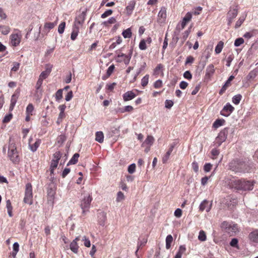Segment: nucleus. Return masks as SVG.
I'll use <instances>...</instances> for the list:
<instances>
[{
	"mask_svg": "<svg viewBox=\"0 0 258 258\" xmlns=\"http://www.w3.org/2000/svg\"><path fill=\"white\" fill-rule=\"evenodd\" d=\"M221 227L224 229L225 232L228 233L230 236H233L238 231V226L236 224H230L226 221L222 223Z\"/></svg>",
	"mask_w": 258,
	"mask_h": 258,
	"instance_id": "20e7f679",
	"label": "nucleus"
},
{
	"mask_svg": "<svg viewBox=\"0 0 258 258\" xmlns=\"http://www.w3.org/2000/svg\"><path fill=\"white\" fill-rule=\"evenodd\" d=\"M56 185L54 182H49L47 184V193L48 197L53 198L55 194Z\"/></svg>",
	"mask_w": 258,
	"mask_h": 258,
	"instance_id": "9d476101",
	"label": "nucleus"
},
{
	"mask_svg": "<svg viewBox=\"0 0 258 258\" xmlns=\"http://www.w3.org/2000/svg\"><path fill=\"white\" fill-rule=\"evenodd\" d=\"M55 25H56V24L54 23H52V22L46 23H45V24L44 25V27L45 28H48L49 30H50V29L53 28L54 27V26H55Z\"/></svg>",
	"mask_w": 258,
	"mask_h": 258,
	"instance_id": "052dcab7",
	"label": "nucleus"
},
{
	"mask_svg": "<svg viewBox=\"0 0 258 258\" xmlns=\"http://www.w3.org/2000/svg\"><path fill=\"white\" fill-rule=\"evenodd\" d=\"M219 151L216 149H213L211 151L212 158L215 159L219 154Z\"/></svg>",
	"mask_w": 258,
	"mask_h": 258,
	"instance_id": "09e8293b",
	"label": "nucleus"
},
{
	"mask_svg": "<svg viewBox=\"0 0 258 258\" xmlns=\"http://www.w3.org/2000/svg\"><path fill=\"white\" fill-rule=\"evenodd\" d=\"M79 154L78 153H75L71 159L69 161L68 163L67 164V166H69L71 164H75L77 163L78 161V158L79 157Z\"/></svg>",
	"mask_w": 258,
	"mask_h": 258,
	"instance_id": "cd10ccee",
	"label": "nucleus"
},
{
	"mask_svg": "<svg viewBox=\"0 0 258 258\" xmlns=\"http://www.w3.org/2000/svg\"><path fill=\"white\" fill-rule=\"evenodd\" d=\"M215 73V68L213 64H209L206 68V74L205 76V79H210L211 76H213L214 73Z\"/></svg>",
	"mask_w": 258,
	"mask_h": 258,
	"instance_id": "ddd939ff",
	"label": "nucleus"
},
{
	"mask_svg": "<svg viewBox=\"0 0 258 258\" xmlns=\"http://www.w3.org/2000/svg\"><path fill=\"white\" fill-rule=\"evenodd\" d=\"M51 72V69L47 68L44 71H43L40 75L39 79L43 81L48 77Z\"/></svg>",
	"mask_w": 258,
	"mask_h": 258,
	"instance_id": "393cba45",
	"label": "nucleus"
},
{
	"mask_svg": "<svg viewBox=\"0 0 258 258\" xmlns=\"http://www.w3.org/2000/svg\"><path fill=\"white\" fill-rule=\"evenodd\" d=\"M162 86V82L161 80H158L154 84V87L155 88H160Z\"/></svg>",
	"mask_w": 258,
	"mask_h": 258,
	"instance_id": "338daca9",
	"label": "nucleus"
},
{
	"mask_svg": "<svg viewBox=\"0 0 258 258\" xmlns=\"http://www.w3.org/2000/svg\"><path fill=\"white\" fill-rule=\"evenodd\" d=\"M245 20L244 17H240L238 20L236 22L235 25V28L237 29L238 28L241 24L243 23Z\"/></svg>",
	"mask_w": 258,
	"mask_h": 258,
	"instance_id": "ea45409f",
	"label": "nucleus"
},
{
	"mask_svg": "<svg viewBox=\"0 0 258 258\" xmlns=\"http://www.w3.org/2000/svg\"><path fill=\"white\" fill-rule=\"evenodd\" d=\"M135 5L136 2L135 1H131L129 2L128 5L125 8L126 14L128 16H130L132 14L133 11L135 8Z\"/></svg>",
	"mask_w": 258,
	"mask_h": 258,
	"instance_id": "5701e85b",
	"label": "nucleus"
},
{
	"mask_svg": "<svg viewBox=\"0 0 258 258\" xmlns=\"http://www.w3.org/2000/svg\"><path fill=\"white\" fill-rule=\"evenodd\" d=\"M253 181L246 180L244 179L232 180L229 182L231 188L239 191L251 190L254 184Z\"/></svg>",
	"mask_w": 258,
	"mask_h": 258,
	"instance_id": "f03ea898",
	"label": "nucleus"
},
{
	"mask_svg": "<svg viewBox=\"0 0 258 258\" xmlns=\"http://www.w3.org/2000/svg\"><path fill=\"white\" fill-rule=\"evenodd\" d=\"M66 26V23L64 22H61L58 26V32L60 34L63 33Z\"/></svg>",
	"mask_w": 258,
	"mask_h": 258,
	"instance_id": "c03bdc74",
	"label": "nucleus"
},
{
	"mask_svg": "<svg viewBox=\"0 0 258 258\" xmlns=\"http://www.w3.org/2000/svg\"><path fill=\"white\" fill-rule=\"evenodd\" d=\"M192 18V14L190 12L186 13L184 17L183 18V20L187 23L190 21Z\"/></svg>",
	"mask_w": 258,
	"mask_h": 258,
	"instance_id": "5fc2aeb1",
	"label": "nucleus"
},
{
	"mask_svg": "<svg viewBox=\"0 0 258 258\" xmlns=\"http://www.w3.org/2000/svg\"><path fill=\"white\" fill-rule=\"evenodd\" d=\"M173 105V102L171 100H166L165 102V106L166 108L170 109Z\"/></svg>",
	"mask_w": 258,
	"mask_h": 258,
	"instance_id": "864d4df0",
	"label": "nucleus"
},
{
	"mask_svg": "<svg viewBox=\"0 0 258 258\" xmlns=\"http://www.w3.org/2000/svg\"><path fill=\"white\" fill-rule=\"evenodd\" d=\"M66 140V137L64 135H61L57 138V142L58 144H62Z\"/></svg>",
	"mask_w": 258,
	"mask_h": 258,
	"instance_id": "de8ad7c7",
	"label": "nucleus"
},
{
	"mask_svg": "<svg viewBox=\"0 0 258 258\" xmlns=\"http://www.w3.org/2000/svg\"><path fill=\"white\" fill-rule=\"evenodd\" d=\"M228 134V128H225L222 130L219 133L218 137L216 138L217 142H219V146H220L222 143L224 142Z\"/></svg>",
	"mask_w": 258,
	"mask_h": 258,
	"instance_id": "1a4fd4ad",
	"label": "nucleus"
},
{
	"mask_svg": "<svg viewBox=\"0 0 258 258\" xmlns=\"http://www.w3.org/2000/svg\"><path fill=\"white\" fill-rule=\"evenodd\" d=\"M11 43L13 46H16L21 41V36L18 34H12L11 36Z\"/></svg>",
	"mask_w": 258,
	"mask_h": 258,
	"instance_id": "412c9836",
	"label": "nucleus"
},
{
	"mask_svg": "<svg viewBox=\"0 0 258 258\" xmlns=\"http://www.w3.org/2000/svg\"><path fill=\"white\" fill-rule=\"evenodd\" d=\"M184 78L190 80L192 78V75L189 71H185L183 74Z\"/></svg>",
	"mask_w": 258,
	"mask_h": 258,
	"instance_id": "69168bd1",
	"label": "nucleus"
},
{
	"mask_svg": "<svg viewBox=\"0 0 258 258\" xmlns=\"http://www.w3.org/2000/svg\"><path fill=\"white\" fill-rule=\"evenodd\" d=\"M238 10V6L236 4H234L230 7L227 14V24L228 26L231 25L233 19L237 16Z\"/></svg>",
	"mask_w": 258,
	"mask_h": 258,
	"instance_id": "423d86ee",
	"label": "nucleus"
},
{
	"mask_svg": "<svg viewBox=\"0 0 258 258\" xmlns=\"http://www.w3.org/2000/svg\"><path fill=\"white\" fill-rule=\"evenodd\" d=\"M242 96L240 94H237L234 96L232 98V102L236 105L238 104L241 100Z\"/></svg>",
	"mask_w": 258,
	"mask_h": 258,
	"instance_id": "473e14b6",
	"label": "nucleus"
},
{
	"mask_svg": "<svg viewBox=\"0 0 258 258\" xmlns=\"http://www.w3.org/2000/svg\"><path fill=\"white\" fill-rule=\"evenodd\" d=\"M95 140L100 143H102L104 141V135L102 132H97L95 135Z\"/></svg>",
	"mask_w": 258,
	"mask_h": 258,
	"instance_id": "a878e982",
	"label": "nucleus"
},
{
	"mask_svg": "<svg viewBox=\"0 0 258 258\" xmlns=\"http://www.w3.org/2000/svg\"><path fill=\"white\" fill-rule=\"evenodd\" d=\"M0 30L3 34L7 35L10 32V28L7 26H1Z\"/></svg>",
	"mask_w": 258,
	"mask_h": 258,
	"instance_id": "f704fd0d",
	"label": "nucleus"
},
{
	"mask_svg": "<svg viewBox=\"0 0 258 258\" xmlns=\"http://www.w3.org/2000/svg\"><path fill=\"white\" fill-rule=\"evenodd\" d=\"M139 48L141 50H145L147 48L146 41L144 39L141 40L139 44Z\"/></svg>",
	"mask_w": 258,
	"mask_h": 258,
	"instance_id": "6e6d98bb",
	"label": "nucleus"
},
{
	"mask_svg": "<svg viewBox=\"0 0 258 258\" xmlns=\"http://www.w3.org/2000/svg\"><path fill=\"white\" fill-rule=\"evenodd\" d=\"M238 239L237 238H232L230 244L232 247H237L238 246Z\"/></svg>",
	"mask_w": 258,
	"mask_h": 258,
	"instance_id": "0e129e2a",
	"label": "nucleus"
},
{
	"mask_svg": "<svg viewBox=\"0 0 258 258\" xmlns=\"http://www.w3.org/2000/svg\"><path fill=\"white\" fill-rule=\"evenodd\" d=\"M149 76L148 75H146L142 79L141 84L143 87H145L147 85L149 81Z\"/></svg>",
	"mask_w": 258,
	"mask_h": 258,
	"instance_id": "79ce46f5",
	"label": "nucleus"
},
{
	"mask_svg": "<svg viewBox=\"0 0 258 258\" xmlns=\"http://www.w3.org/2000/svg\"><path fill=\"white\" fill-rule=\"evenodd\" d=\"M248 238L251 242L258 243V229L251 232L248 235Z\"/></svg>",
	"mask_w": 258,
	"mask_h": 258,
	"instance_id": "6ab92c4d",
	"label": "nucleus"
},
{
	"mask_svg": "<svg viewBox=\"0 0 258 258\" xmlns=\"http://www.w3.org/2000/svg\"><path fill=\"white\" fill-rule=\"evenodd\" d=\"M114 66L113 64L111 65L107 70V77H109L111 74L112 73L113 70H114Z\"/></svg>",
	"mask_w": 258,
	"mask_h": 258,
	"instance_id": "4d7b16f0",
	"label": "nucleus"
},
{
	"mask_svg": "<svg viewBox=\"0 0 258 258\" xmlns=\"http://www.w3.org/2000/svg\"><path fill=\"white\" fill-rule=\"evenodd\" d=\"M136 169V164L135 163H133L128 166L127 171L129 173L132 174L135 171Z\"/></svg>",
	"mask_w": 258,
	"mask_h": 258,
	"instance_id": "3c124183",
	"label": "nucleus"
},
{
	"mask_svg": "<svg viewBox=\"0 0 258 258\" xmlns=\"http://www.w3.org/2000/svg\"><path fill=\"white\" fill-rule=\"evenodd\" d=\"M175 145V143H173L170 145L168 151L162 158V162L163 163H166L167 162L168 160L169 159V156L171 155V153H172Z\"/></svg>",
	"mask_w": 258,
	"mask_h": 258,
	"instance_id": "2eb2a0df",
	"label": "nucleus"
},
{
	"mask_svg": "<svg viewBox=\"0 0 258 258\" xmlns=\"http://www.w3.org/2000/svg\"><path fill=\"white\" fill-rule=\"evenodd\" d=\"M34 110V106L32 104L30 103L26 107V114L32 115V112Z\"/></svg>",
	"mask_w": 258,
	"mask_h": 258,
	"instance_id": "58836bf2",
	"label": "nucleus"
},
{
	"mask_svg": "<svg viewBox=\"0 0 258 258\" xmlns=\"http://www.w3.org/2000/svg\"><path fill=\"white\" fill-rule=\"evenodd\" d=\"M53 157L54 158L53 160H57L58 162L61 157V154L60 151H56L53 154Z\"/></svg>",
	"mask_w": 258,
	"mask_h": 258,
	"instance_id": "603ef678",
	"label": "nucleus"
},
{
	"mask_svg": "<svg viewBox=\"0 0 258 258\" xmlns=\"http://www.w3.org/2000/svg\"><path fill=\"white\" fill-rule=\"evenodd\" d=\"M113 11L111 10H108L101 15V17L103 19L105 18L106 17L111 15Z\"/></svg>",
	"mask_w": 258,
	"mask_h": 258,
	"instance_id": "13d9d810",
	"label": "nucleus"
},
{
	"mask_svg": "<svg viewBox=\"0 0 258 258\" xmlns=\"http://www.w3.org/2000/svg\"><path fill=\"white\" fill-rule=\"evenodd\" d=\"M136 96V94L133 91H127L123 95V99L124 101L132 100Z\"/></svg>",
	"mask_w": 258,
	"mask_h": 258,
	"instance_id": "4be33fe9",
	"label": "nucleus"
},
{
	"mask_svg": "<svg viewBox=\"0 0 258 258\" xmlns=\"http://www.w3.org/2000/svg\"><path fill=\"white\" fill-rule=\"evenodd\" d=\"M19 96V92L16 91V92L12 96L11 99V104L9 107V111H12L16 105L17 99Z\"/></svg>",
	"mask_w": 258,
	"mask_h": 258,
	"instance_id": "4468645a",
	"label": "nucleus"
},
{
	"mask_svg": "<svg viewBox=\"0 0 258 258\" xmlns=\"http://www.w3.org/2000/svg\"><path fill=\"white\" fill-rule=\"evenodd\" d=\"M132 55V50H131L130 54L127 55L123 53H119L117 55L118 58H123V61H124L125 64H128L130 61V59L131 58V56ZM122 59H117V62L122 61Z\"/></svg>",
	"mask_w": 258,
	"mask_h": 258,
	"instance_id": "f8f14e48",
	"label": "nucleus"
},
{
	"mask_svg": "<svg viewBox=\"0 0 258 258\" xmlns=\"http://www.w3.org/2000/svg\"><path fill=\"white\" fill-rule=\"evenodd\" d=\"M225 120L224 119H216L213 124V127L214 128H218L220 126L222 125L224 123Z\"/></svg>",
	"mask_w": 258,
	"mask_h": 258,
	"instance_id": "2f4dec72",
	"label": "nucleus"
},
{
	"mask_svg": "<svg viewBox=\"0 0 258 258\" xmlns=\"http://www.w3.org/2000/svg\"><path fill=\"white\" fill-rule=\"evenodd\" d=\"M119 128H115V127H112L110 133L111 136H118L119 134Z\"/></svg>",
	"mask_w": 258,
	"mask_h": 258,
	"instance_id": "a18cd8bd",
	"label": "nucleus"
},
{
	"mask_svg": "<svg viewBox=\"0 0 258 258\" xmlns=\"http://www.w3.org/2000/svg\"><path fill=\"white\" fill-rule=\"evenodd\" d=\"M70 248L71 250L75 253H78L79 246H78L77 242H75V241H72L70 245Z\"/></svg>",
	"mask_w": 258,
	"mask_h": 258,
	"instance_id": "bb28decb",
	"label": "nucleus"
},
{
	"mask_svg": "<svg viewBox=\"0 0 258 258\" xmlns=\"http://www.w3.org/2000/svg\"><path fill=\"white\" fill-rule=\"evenodd\" d=\"M73 92H72V91H70L66 95V96L65 97V100L67 101H69L70 100H71L72 99V98H73Z\"/></svg>",
	"mask_w": 258,
	"mask_h": 258,
	"instance_id": "774afa93",
	"label": "nucleus"
},
{
	"mask_svg": "<svg viewBox=\"0 0 258 258\" xmlns=\"http://www.w3.org/2000/svg\"><path fill=\"white\" fill-rule=\"evenodd\" d=\"M206 233L203 230H201L199 232L198 239L201 241H205L206 240Z\"/></svg>",
	"mask_w": 258,
	"mask_h": 258,
	"instance_id": "e433bc0d",
	"label": "nucleus"
},
{
	"mask_svg": "<svg viewBox=\"0 0 258 258\" xmlns=\"http://www.w3.org/2000/svg\"><path fill=\"white\" fill-rule=\"evenodd\" d=\"M8 155L13 163L16 164L19 162V158L18 155L16 144L12 138H10L9 139Z\"/></svg>",
	"mask_w": 258,
	"mask_h": 258,
	"instance_id": "7ed1b4c3",
	"label": "nucleus"
},
{
	"mask_svg": "<svg viewBox=\"0 0 258 258\" xmlns=\"http://www.w3.org/2000/svg\"><path fill=\"white\" fill-rule=\"evenodd\" d=\"M166 16V9L165 7H162L158 15V22L161 23L165 21Z\"/></svg>",
	"mask_w": 258,
	"mask_h": 258,
	"instance_id": "f3484780",
	"label": "nucleus"
},
{
	"mask_svg": "<svg viewBox=\"0 0 258 258\" xmlns=\"http://www.w3.org/2000/svg\"><path fill=\"white\" fill-rule=\"evenodd\" d=\"M132 33L130 28H128L124 30L122 33V35H123L124 38H131L132 37Z\"/></svg>",
	"mask_w": 258,
	"mask_h": 258,
	"instance_id": "72a5a7b5",
	"label": "nucleus"
},
{
	"mask_svg": "<svg viewBox=\"0 0 258 258\" xmlns=\"http://www.w3.org/2000/svg\"><path fill=\"white\" fill-rule=\"evenodd\" d=\"M134 108L133 106L131 105H127L124 107L123 108H119L118 111L120 113H124L125 112H131L133 110Z\"/></svg>",
	"mask_w": 258,
	"mask_h": 258,
	"instance_id": "c9c22d12",
	"label": "nucleus"
},
{
	"mask_svg": "<svg viewBox=\"0 0 258 258\" xmlns=\"http://www.w3.org/2000/svg\"><path fill=\"white\" fill-rule=\"evenodd\" d=\"M6 207L8 210V213L9 216L10 217H12L13 216V213H12V210H13V207L11 205V202L10 200H8L6 201Z\"/></svg>",
	"mask_w": 258,
	"mask_h": 258,
	"instance_id": "c85d7f7f",
	"label": "nucleus"
},
{
	"mask_svg": "<svg viewBox=\"0 0 258 258\" xmlns=\"http://www.w3.org/2000/svg\"><path fill=\"white\" fill-rule=\"evenodd\" d=\"M42 82H43V80H42L40 79H38V80L36 83V86H35L36 90V93L37 94L39 93L40 96H41L42 94V89H41V85L42 84Z\"/></svg>",
	"mask_w": 258,
	"mask_h": 258,
	"instance_id": "b1692460",
	"label": "nucleus"
},
{
	"mask_svg": "<svg viewBox=\"0 0 258 258\" xmlns=\"http://www.w3.org/2000/svg\"><path fill=\"white\" fill-rule=\"evenodd\" d=\"M234 56L232 54H231L228 56L226 59V66L227 67H230L231 64V61L233 60Z\"/></svg>",
	"mask_w": 258,
	"mask_h": 258,
	"instance_id": "680f3d73",
	"label": "nucleus"
},
{
	"mask_svg": "<svg viewBox=\"0 0 258 258\" xmlns=\"http://www.w3.org/2000/svg\"><path fill=\"white\" fill-rule=\"evenodd\" d=\"M223 46L224 43L222 41H220L218 42L215 49L216 54H219L222 51Z\"/></svg>",
	"mask_w": 258,
	"mask_h": 258,
	"instance_id": "7c9ffc66",
	"label": "nucleus"
},
{
	"mask_svg": "<svg viewBox=\"0 0 258 258\" xmlns=\"http://www.w3.org/2000/svg\"><path fill=\"white\" fill-rule=\"evenodd\" d=\"M13 114L11 113L6 115L3 120V122L4 123H7L9 122L12 118Z\"/></svg>",
	"mask_w": 258,
	"mask_h": 258,
	"instance_id": "8fccbe9b",
	"label": "nucleus"
},
{
	"mask_svg": "<svg viewBox=\"0 0 258 258\" xmlns=\"http://www.w3.org/2000/svg\"><path fill=\"white\" fill-rule=\"evenodd\" d=\"M124 199V196L121 191H118L117 194L116 202H119Z\"/></svg>",
	"mask_w": 258,
	"mask_h": 258,
	"instance_id": "49530a36",
	"label": "nucleus"
},
{
	"mask_svg": "<svg viewBox=\"0 0 258 258\" xmlns=\"http://www.w3.org/2000/svg\"><path fill=\"white\" fill-rule=\"evenodd\" d=\"M212 167V164H211V163H206L204 166V170L205 172H209L211 170Z\"/></svg>",
	"mask_w": 258,
	"mask_h": 258,
	"instance_id": "bf43d9fd",
	"label": "nucleus"
},
{
	"mask_svg": "<svg viewBox=\"0 0 258 258\" xmlns=\"http://www.w3.org/2000/svg\"><path fill=\"white\" fill-rule=\"evenodd\" d=\"M80 27L79 25L76 23H74L73 27V30L71 35V38L72 40H75L79 32Z\"/></svg>",
	"mask_w": 258,
	"mask_h": 258,
	"instance_id": "aec40b11",
	"label": "nucleus"
},
{
	"mask_svg": "<svg viewBox=\"0 0 258 258\" xmlns=\"http://www.w3.org/2000/svg\"><path fill=\"white\" fill-rule=\"evenodd\" d=\"M62 98V89H59L55 93L56 100L58 101Z\"/></svg>",
	"mask_w": 258,
	"mask_h": 258,
	"instance_id": "a19ab883",
	"label": "nucleus"
},
{
	"mask_svg": "<svg viewBox=\"0 0 258 258\" xmlns=\"http://www.w3.org/2000/svg\"><path fill=\"white\" fill-rule=\"evenodd\" d=\"M234 108L229 103H227L221 111V114L227 117L233 111Z\"/></svg>",
	"mask_w": 258,
	"mask_h": 258,
	"instance_id": "6e6552de",
	"label": "nucleus"
},
{
	"mask_svg": "<svg viewBox=\"0 0 258 258\" xmlns=\"http://www.w3.org/2000/svg\"><path fill=\"white\" fill-rule=\"evenodd\" d=\"M87 9L82 12L81 14L78 15L75 19L74 23L80 25H82L84 22L86 16Z\"/></svg>",
	"mask_w": 258,
	"mask_h": 258,
	"instance_id": "9b49d317",
	"label": "nucleus"
},
{
	"mask_svg": "<svg viewBox=\"0 0 258 258\" xmlns=\"http://www.w3.org/2000/svg\"><path fill=\"white\" fill-rule=\"evenodd\" d=\"M33 194L32 186L30 183H28L26 185V189L25 192V197L24 198V202L30 205L33 203Z\"/></svg>",
	"mask_w": 258,
	"mask_h": 258,
	"instance_id": "0eeeda50",
	"label": "nucleus"
},
{
	"mask_svg": "<svg viewBox=\"0 0 258 258\" xmlns=\"http://www.w3.org/2000/svg\"><path fill=\"white\" fill-rule=\"evenodd\" d=\"M41 140L38 139L35 142L34 144L30 145L29 144L30 150L33 152H35L37 150L38 147L39 146Z\"/></svg>",
	"mask_w": 258,
	"mask_h": 258,
	"instance_id": "c756f323",
	"label": "nucleus"
},
{
	"mask_svg": "<svg viewBox=\"0 0 258 258\" xmlns=\"http://www.w3.org/2000/svg\"><path fill=\"white\" fill-rule=\"evenodd\" d=\"M92 198L89 194H84V197L81 201L80 207L82 209L83 214H85L90 208Z\"/></svg>",
	"mask_w": 258,
	"mask_h": 258,
	"instance_id": "39448f33",
	"label": "nucleus"
},
{
	"mask_svg": "<svg viewBox=\"0 0 258 258\" xmlns=\"http://www.w3.org/2000/svg\"><path fill=\"white\" fill-rule=\"evenodd\" d=\"M154 141V139L152 136H148V137L146 139L145 142H144V144L151 145L153 144Z\"/></svg>",
	"mask_w": 258,
	"mask_h": 258,
	"instance_id": "4c0bfd02",
	"label": "nucleus"
},
{
	"mask_svg": "<svg viewBox=\"0 0 258 258\" xmlns=\"http://www.w3.org/2000/svg\"><path fill=\"white\" fill-rule=\"evenodd\" d=\"M234 77L232 75L230 76L228 80L226 81L224 85L222 86V88L219 91V94L222 95L226 90L227 88L230 85V82L232 81Z\"/></svg>",
	"mask_w": 258,
	"mask_h": 258,
	"instance_id": "a211bd4d",
	"label": "nucleus"
},
{
	"mask_svg": "<svg viewBox=\"0 0 258 258\" xmlns=\"http://www.w3.org/2000/svg\"><path fill=\"white\" fill-rule=\"evenodd\" d=\"M192 168L194 170V171L197 173L198 171H199V165H198V163L196 162V161H194L192 163Z\"/></svg>",
	"mask_w": 258,
	"mask_h": 258,
	"instance_id": "e2e57ef3",
	"label": "nucleus"
},
{
	"mask_svg": "<svg viewBox=\"0 0 258 258\" xmlns=\"http://www.w3.org/2000/svg\"><path fill=\"white\" fill-rule=\"evenodd\" d=\"M212 204H209V202L207 200L203 201L200 205V210L203 211L206 210L207 212H209L211 210Z\"/></svg>",
	"mask_w": 258,
	"mask_h": 258,
	"instance_id": "dca6fc26",
	"label": "nucleus"
},
{
	"mask_svg": "<svg viewBox=\"0 0 258 258\" xmlns=\"http://www.w3.org/2000/svg\"><path fill=\"white\" fill-rule=\"evenodd\" d=\"M228 169L235 173L244 174L251 171V167L247 163L239 159H233L228 164Z\"/></svg>",
	"mask_w": 258,
	"mask_h": 258,
	"instance_id": "f257e3e1",
	"label": "nucleus"
},
{
	"mask_svg": "<svg viewBox=\"0 0 258 258\" xmlns=\"http://www.w3.org/2000/svg\"><path fill=\"white\" fill-rule=\"evenodd\" d=\"M244 42V39L242 38H238L236 39V40L234 41V46L236 47L239 46L240 45L243 44Z\"/></svg>",
	"mask_w": 258,
	"mask_h": 258,
	"instance_id": "37998d69",
	"label": "nucleus"
}]
</instances>
